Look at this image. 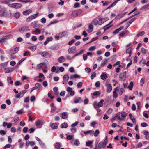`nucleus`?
I'll use <instances>...</instances> for the list:
<instances>
[{
	"mask_svg": "<svg viewBox=\"0 0 149 149\" xmlns=\"http://www.w3.org/2000/svg\"><path fill=\"white\" fill-rule=\"evenodd\" d=\"M141 126L142 127H146L148 126V124L146 123L143 122L141 123Z\"/></svg>",
	"mask_w": 149,
	"mask_h": 149,
	"instance_id": "nucleus-54",
	"label": "nucleus"
},
{
	"mask_svg": "<svg viewBox=\"0 0 149 149\" xmlns=\"http://www.w3.org/2000/svg\"><path fill=\"white\" fill-rule=\"evenodd\" d=\"M108 138L107 136H106L105 139L104 140L103 143L104 144V145L106 146L108 142Z\"/></svg>",
	"mask_w": 149,
	"mask_h": 149,
	"instance_id": "nucleus-44",
	"label": "nucleus"
},
{
	"mask_svg": "<svg viewBox=\"0 0 149 149\" xmlns=\"http://www.w3.org/2000/svg\"><path fill=\"white\" fill-rule=\"evenodd\" d=\"M76 47L75 46H73L70 48L68 49V52L69 54H74L76 52Z\"/></svg>",
	"mask_w": 149,
	"mask_h": 149,
	"instance_id": "nucleus-6",
	"label": "nucleus"
},
{
	"mask_svg": "<svg viewBox=\"0 0 149 149\" xmlns=\"http://www.w3.org/2000/svg\"><path fill=\"white\" fill-rule=\"evenodd\" d=\"M0 133L2 135H3L6 134V132L3 130H1L0 131Z\"/></svg>",
	"mask_w": 149,
	"mask_h": 149,
	"instance_id": "nucleus-60",
	"label": "nucleus"
},
{
	"mask_svg": "<svg viewBox=\"0 0 149 149\" xmlns=\"http://www.w3.org/2000/svg\"><path fill=\"white\" fill-rule=\"evenodd\" d=\"M109 25H108V24L106 25H105V26H104L103 28V29H104V31H105L106 30H107L108 29H109L110 27H111L112 26V25H111L110 26H109Z\"/></svg>",
	"mask_w": 149,
	"mask_h": 149,
	"instance_id": "nucleus-33",
	"label": "nucleus"
},
{
	"mask_svg": "<svg viewBox=\"0 0 149 149\" xmlns=\"http://www.w3.org/2000/svg\"><path fill=\"white\" fill-rule=\"evenodd\" d=\"M15 84L16 86H18L21 85L22 83H20L19 81H17L15 82Z\"/></svg>",
	"mask_w": 149,
	"mask_h": 149,
	"instance_id": "nucleus-61",
	"label": "nucleus"
},
{
	"mask_svg": "<svg viewBox=\"0 0 149 149\" xmlns=\"http://www.w3.org/2000/svg\"><path fill=\"white\" fill-rule=\"evenodd\" d=\"M12 145L10 144H8L6 145L3 148V149H6L7 148H9L11 147Z\"/></svg>",
	"mask_w": 149,
	"mask_h": 149,
	"instance_id": "nucleus-45",
	"label": "nucleus"
},
{
	"mask_svg": "<svg viewBox=\"0 0 149 149\" xmlns=\"http://www.w3.org/2000/svg\"><path fill=\"white\" fill-rule=\"evenodd\" d=\"M93 106L95 109H97L99 108L100 106L99 104L97 102H95L93 104Z\"/></svg>",
	"mask_w": 149,
	"mask_h": 149,
	"instance_id": "nucleus-47",
	"label": "nucleus"
},
{
	"mask_svg": "<svg viewBox=\"0 0 149 149\" xmlns=\"http://www.w3.org/2000/svg\"><path fill=\"white\" fill-rule=\"evenodd\" d=\"M82 10L81 9L73 11L71 15L74 17H77L80 15L82 13Z\"/></svg>",
	"mask_w": 149,
	"mask_h": 149,
	"instance_id": "nucleus-1",
	"label": "nucleus"
},
{
	"mask_svg": "<svg viewBox=\"0 0 149 149\" xmlns=\"http://www.w3.org/2000/svg\"><path fill=\"white\" fill-rule=\"evenodd\" d=\"M136 19V18H134L132 19H131L130 21H129L127 22V23L126 24V25H127L126 26V29H127L129 26Z\"/></svg>",
	"mask_w": 149,
	"mask_h": 149,
	"instance_id": "nucleus-14",
	"label": "nucleus"
},
{
	"mask_svg": "<svg viewBox=\"0 0 149 149\" xmlns=\"http://www.w3.org/2000/svg\"><path fill=\"white\" fill-rule=\"evenodd\" d=\"M79 100H82L81 97H79L78 98H74V102L75 103H77L79 102Z\"/></svg>",
	"mask_w": 149,
	"mask_h": 149,
	"instance_id": "nucleus-32",
	"label": "nucleus"
},
{
	"mask_svg": "<svg viewBox=\"0 0 149 149\" xmlns=\"http://www.w3.org/2000/svg\"><path fill=\"white\" fill-rule=\"evenodd\" d=\"M29 48L32 51H34L36 49V46H31L29 47Z\"/></svg>",
	"mask_w": 149,
	"mask_h": 149,
	"instance_id": "nucleus-37",
	"label": "nucleus"
},
{
	"mask_svg": "<svg viewBox=\"0 0 149 149\" xmlns=\"http://www.w3.org/2000/svg\"><path fill=\"white\" fill-rule=\"evenodd\" d=\"M59 125L58 123H55L51 124L50 126L52 129H57Z\"/></svg>",
	"mask_w": 149,
	"mask_h": 149,
	"instance_id": "nucleus-11",
	"label": "nucleus"
},
{
	"mask_svg": "<svg viewBox=\"0 0 149 149\" xmlns=\"http://www.w3.org/2000/svg\"><path fill=\"white\" fill-rule=\"evenodd\" d=\"M79 122L78 121H76L74 123L72 124L71 125V127H74L76 126H77Z\"/></svg>",
	"mask_w": 149,
	"mask_h": 149,
	"instance_id": "nucleus-57",
	"label": "nucleus"
},
{
	"mask_svg": "<svg viewBox=\"0 0 149 149\" xmlns=\"http://www.w3.org/2000/svg\"><path fill=\"white\" fill-rule=\"evenodd\" d=\"M133 86V83L132 81H131L130 82V85L127 87V88H128L130 90H132V88Z\"/></svg>",
	"mask_w": 149,
	"mask_h": 149,
	"instance_id": "nucleus-25",
	"label": "nucleus"
},
{
	"mask_svg": "<svg viewBox=\"0 0 149 149\" xmlns=\"http://www.w3.org/2000/svg\"><path fill=\"white\" fill-rule=\"evenodd\" d=\"M71 131L72 133H74L76 132L77 130L76 128L72 127L71 129Z\"/></svg>",
	"mask_w": 149,
	"mask_h": 149,
	"instance_id": "nucleus-59",
	"label": "nucleus"
},
{
	"mask_svg": "<svg viewBox=\"0 0 149 149\" xmlns=\"http://www.w3.org/2000/svg\"><path fill=\"white\" fill-rule=\"evenodd\" d=\"M80 6V5L79 3L77 2L75 3L73 6V7L75 8H78Z\"/></svg>",
	"mask_w": 149,
	"mask_h": 149,
	"instance_id": "nucleus-40",
	"label": "nucleus"
},
{
	"mask_svg": "<svg viewBox=\"0 0 149 149\" xmlns=\"http://www.w3.org/2000/svg\"><path fill=\"white\" fill-rule=\"evenodd\" d=\"M74 42H75V40L74 39H73L71 41H70L69 42L68 45H72Z\"/></svg>",
	"mask_w": 149,
	"mask_h": 149,
	"instance_id": "nucleus-64",
	"label": "nucleus"
},
{
	"mask_svg": "<svg viewBox=\"0 0 149 149\" xmlns=\"http://www.w3.org/2000/svg\"><path fill=\"white\" fill-rule=\"evenodd\" d=\"M68 126V125L66 123L64 122L61 125V128H66Z\"/></svg>",
	"mask_w": 149,
	"mask_h": 149,
	"instance_id": "nucleus-23",
	"label": "nucleus"
},
{
	"mask_svg": "<svg viewBox=\"0 0 149 149\" xmlns=\"http://www.w3.org/2000/svg\"><path fill=\"white\" fill-rule=\"evenodd\" d=\"M38 14V13H37L35 14H33L30 16V17L32 18L33 19L36 18L37 17Z\"/></svg>",
	"mask_w": 149,
	"mask_h": 149,
	"instance_id": "nucleus-50",
	"label": "nucleus"
},
{
	"mask_svg": "<svg viewBox=\"0 0 149 149\" xmlns=\"http://www.w3.org/2000/svg\"><path fill=\"white\" fill-rule=\"evenodd\" d=\"M125 76L122 73H120L119 75V78L121 80H123Z\"/></svg>",
	"mask_w": 149,
	"mask_h": 149,
	"instance_id": "nucleus-52",
	"label": "nucleus"
},
{
	"mask_svg": "<svg viewBox=\"0 0 149 149\" xmlns=\"http://www.w3.org/2000/svg\"><path fill=\"white\" fill-rule=\"evenodd\" d=\"M30 30L29 27L27 26H24L20 28L19 29V31L21 33L26 32Z\"/></svg>",
	"mask_w": 149,
	"mask_h": 149,
	"instance_id": "nucleus-2",
	"label": "nucleus"
},
{
	"mask_svg": "<svg viewBox=\"0 0 149 149\" xmlns=\"http://www.w3.org/2000/svg\"><path fill=\"white\" fill-rule=\"evenodd\" d=\"M100 133L99 131L98 130H96L95 131V133L94 134V136L95 137H97L98 135Z\"/></svg>",
	"mask_w": 149,
	"mask_h": 149,
	"instance_id": "nucleus-41",
	"label": "nucleus"
},
{
	"mask_svg": "<svg viewBox=\"0 0 149 149\" xmlns=\"http://www.w3.org/2000/svg\"><path fill=\"white\" fill-rule=\"evenodd\" d=\"M89 29L91 30V32H92L93 30V26L91 24H90L88 26Z\"/></svg>",
	"mask_w": 149,
	"mask_h": 149,
	"instance_id": "nucleus-62",
	"label": "nucleus"
},
{
	"mask_svg": "<svg viewBox=\"0 0 149 149\" xmlns=\"http://www.w3.org/2000/svg\"><path fill=\"white\" fill-rule=\"evenodd\" d=\"M42 125V122L40 120H39L36 123V126L38 127L40 125Z\"/></svg>",
	"mask_w": 149,
	"mask_h": 149,
	"instance_id": "nucleus-35",
	"label": "nucleus"
},
{
	"mask_svg": "<svg viewBox=\"0 0 149 149\" xmlns=\"http://www.w3.org/2000/svg\"><path fill=\"white\" fill-rule=\"evenodd\" d=\"M32 12V10L30 9L28 10L23 12V14L25 15H27Z\"/></svg>",
	"mask_w": 149,
	"mask_h": 149,
	"instance_id": "nucleus-18",
	"label": "nucleus"
},
{
	"mask_svg": "<svg viewBox=\"0 0 149 149\" xmlns=\"http://www.w3.org/2000/svg\"><path fill=\"white\" fill-rule=\"evenodd\" d=\"M126 52L127 53H132V48L131 47H129L126 51Z\"/></svg>",
	"mask_w": 149,
	"mask_h": 149,
	"instance_id": "nucleus-51",
	"label": "nucleus"
},
{
	"mask_svg": "<svg viewBox=\"0 0 149 149\" xmlns=\"http://www.w3.org/2000/svg\"><path fill=\"white\" fill-rule=\"evenodd\" d=\"M67 114L66 113L64 112L62 113V117L63 119H66L67 118Z\"/></svg>",
	"mask_w": 149,
	"mask_h": 149,
	"instance_id": "nucleus-38",
	"label": "nucleus"
},
{
	"mask_svg": "<svg viewBox=\"0 0 149 149\" xmlns=\"http://www.w3.org/2000/svg\"><path fill=\"white\" fill-rule=\"evenodd\" d=\"M8 62H6L0 64V68H5L6 67Z\"/></svg>",
	"mask_w": 149,
	"mask_h": 149,
	"instance_id": "nucleus-21",
	"label": "nucleus"
},
{
	"mask_svg": "<svg viewBox=\"0 0 149 149\" xmlns=\"http://www.w3.org/2000/svg\"><path fill=\"white\" fill-rule=\"evenodd\" d=\"M145 34V32L144 31H142L140 32V33H138L137 35V36L138 37L140 36H143Z\"/></svg>",
	"mask_w": 149,
	"mask_h": 149,
	"instance_id": "nucleus-58",
	"label": "nucleus"
},
{
	"mask_svg": "<svg viewBox=\"0 0 149 149\" xmlns=\"http://www.w3.org/2000/svg\"><path fill=\"white\" fill-rule=\"evenodd\" d=\"M65 61V59H64L63 57L62 56H61L59 57L58 59V62L61 63L62 62H64Z\"/></svg>",
	"mask_w": 149,
	"mask_h": 149,
	"instance_id": "nucleus-27",
	"label": "nucleus"
},
{
	"mask_svg": "<svg viewBox=\"0 0 149 149\" xmlns=\"http://www.w3.org/2000/svg\"><path fill=\"white\" fill-rule=\"evenodd\" d=\"M107 63V60H105L104 61H103L101 64V66L102 67L104 66Z\"/></svg>",
	"mask_w": 149,
	"mask_h": 149,
	"instance_id": "nucleus-36",
	"label": "nucleus"
},
{
	"mask_svg": "<svg viewBox=\"0 0 149 149\" xmlns=\"http://www.w3.org/2000/svg\"><path fill=\"white\" fill-rule=\"evenodd\" d=\"M128 31L127 30H125L121 32L119 36L120 37H123L125 34L128 33Z\"/></svg>",
	"mask_w": 149,
	"mask_h": 149,
	"instance_id": "nucleus-28",
	"label": "nucleus"
},
{
	"mask_svg": "<svg viewBox=\"0 0 149 149\" xmlns=\"http://www.w3.org/2000/svg\"><path fill=\"white\" fill-rule=\"evenodd\" d=\"M144 134L145 135L146 139L149 140V132L148 131H145L144 132Z\"/></svg>",
	"mask_w": 149,
	"mask_h": 149,
	"instance_id": "nucleus-19",
	"label": "nucleus"
},
{
	"mask_svg": "<svg viewBox=\"0 0 149 149\" xmlns=\"http://www.w3.org/2000/svg\"><path fill=\"white\" fill-rule=\"evenodd\" d=\"M18 1L21 2H24L25 3H27L28 2H31L33 3V1L31 0H19Z\"/></svg>",
	"mask_w": 149,
	"mask_h": 149,
	"instance_id": "nucleus-31",
	"label": "nucleus"
},
{
	"mask_svg": "<svg viewBox=\"0 0 149 149\" xmlns=\"http://www.w3.org/2000/svg\"><path fill=\"white\" fill-rule=\"evenodd\" d=\"M146 9H149V3L144 6L141 8L140 10H144Z\"/></svg>",
	"mask_w": 149,
	"mask_h": 149,
	"instance_id": "nucleus-22",
	"label": "nucleus"
},
{
	"mask_svg": "<svg viewBox=\"0 0 149 149\" xmlns=\"http://www.w3.org/2000/svg\"><path fill=\"white\" fill-rule=\"evenodd\" d=\"M19 50V48L17 47L16 48L11 49L10 52V54L11 56H12L13 55L17 53Z\"/></svg>",
	"mask_w": 149,
	"mask_h": 149,
	"instance_id": "nucleus-4",
	"label": "nucleus"
},
{
	"mask_svg": "<svg viewBox=\"0 0 149 149\" xmlns=\"http://www.w3.org/2000/svg\"><path fill=\"white\" fill-rule=\"evenodd\" d=\"M67 91L68 93H70L71 96H73L74 94V92L72 91V88L70 87H68L67 89Z\"/></svg>",
	"mask_w": 149,
	"mask_h": 149,
	"instance_id": "nucleus-8",
	"label": "nucleus"
},
{
	"mask_svg": "<svg viewBox=\"0 0 149 149\" xmlns=\"http://www.w3.org/2000/svg\"><path fill=\"white\" fill-rule=\"evenodd\" d=\"M95 86L97 87H99L100 86V83L99 81L96 82L95 83Z\"/></svg>",
	"mask_w": 149,
	"mask_h": 149,
	"instance_id": "nucleus-63",
	"label": "nucleus"
},
{
	"mask_svg": "<svg viewBox=\"0 0 149 149\" xmlns=\"http://www.w3.org/2000/svg\"><path fill=\"white\" fill-rule=\"evenodd\" d=\"M101 79L102 80H104L107 77V75L105 73H103L101 75Z\"/></svg>",
	"mask_w": 149,
	"mask_h": 149,
	"instance_id": "nucleus-20",
	"label": "nucleus"
},
{
	"mask_svg": "<svg viewBox=\"0 0 149 149\" xmlns=\"http://www.w3.org/2000/svg\"><path fill=\"white\" fill-rule=\"evenodd\" d=\"M45 65V63L43 62L40 63L37 65V67L38 69H40L42 67V66L44 65Z\"/></svg>",
	"mask_w": 149,
	"mask_h": 149,
	"instance_id": "nucleus-29",
	"label": "nucleus"
},
{
	"mask_svg": "<svg viewBox=\"0 0 149 149\" xmlns=\"http://www.w3.org/2000/svg\"><path fill=\"white\" fill-rule=\"evenodd\" d=\"M123 29V26L120 27V28L116 29L114 31L113 33V34H116L118 33L121 30H122Z\"/></svg>",
	"mask_w": 149,
	"mask_h": 149,
	"instance_id": "nucleus-12",
	"label": "nucleus"
},
{
	"mask_svg": "<svg viewBox=\"0 0 149 149\" xmlns=\"http://www.w3.org/2000/svg\"><path fill=\"white\" fill-rule=\"evenodd\" d=\"M82 83L81 82H79L77 84V87L78 88H80L82 86Z\"/></svg>",
	"mask_w": 149,
	"mask_h": 149,
	"instance_id": "nucleus-42",
	"label": "nucleus"
},
{
	"mask_svg": "<svg viewBox=\"0 0 149 149\" xmlns=\"http://www.w3.org/2000/svg\"><path fill=\"white\" fill-rule=\"evenodd\" d=\"M35 87L37 88L39 90L42 89V85L40 83H37L35 85Z\"/></svg>",
	"mask_w": 149,
	"mask_h": 149,
	"instance_id": "nucleus-17",
	"label": "nucleus"
},
{
	"mask_svg": "<svg viewBox=\"0 0 149 149\" xmlns=\"http://www.w3.org/2000/svg\"><path fill=\"white\" fill-rule=\"evenodd\" d=\"M58 22V21L57 20H55L54 21H51L50 22V23H49L48 24V26H50L51 24H54L57 23Z\"/></svg>",
	"mask_w": 149,
	"mask_h": 149,
	"instance_id": "nucleus-43",
	"label": "nucleus"
},
{
	"mask_svg": "<svg viewBox=\"0 0 149 149\" xmlns=\"http://www.w3.org/2000/svg\"><path fill=\"white\" fill-rule=\"evenodd\" d=\"M26 92V90H24L20 92L19 93L21 95V97H22L24 95V94Z\"/></svg>",
	"mask_w": 149,
	"mask_h": 149,
	"instance_id": "nucleus-55",
	"label": "nucleus"
},
{
	"mask_svg": "<svg viewBox=\"0 0 149 149\" xmlns=\"http://www.w3.org/2000/svg\"><path fill=\"white\" fill-rule=\"evenodd\" d=\"M67 34V32L66 31H63L59 33V35L61 37L64 36H65Z\"/></svg>",
	"mask_w": 149,
	"mask_h": 149,
	"instance_id": "nucleus-34",
	"label": "nucleus"
},
{
	"mask_svg": "<svg viewBox=\"0 0 149 149\" xmlns=\"http://www.w3.org/2000/svg\"><path fill=\"white\" fill-rule=\"evenodd\" d=\"M120 113L119 112H118L116 114L115 117L116 118L118 117V119L120 121H122L124 120V119L122 118H121L120 116Z\"/></svg>",
	"mask_w": 149,
	"mask_h": 149,
	"instance_id": "nucleus-16",
	"label": "nucleus"
},
{
	"mask_svg": "<svg viewBox=\"0 0 149 149\" xmlns=\"http://www.w3.org/2000/svg\"><path fill=\"white\" fill-rule=\"evenodd\" d=\"M93 24L95 25H97L98 23L97 20L94 19L92 21Z\"/></svg>",
	"mask_w": 149,
	"mask_h": 149,
	"instance_id": "nucleus-49",
	"label": "nucleus"
},
{
	"mask_svg": "<svg viewBox=\"0 0 149 149\" xmlns=\"http://www.w3.org/2000/svg\"><path fill=\"white\" fill-rule=\"evenodd\" d=\"M14 70V68L13 67H8L4 69V72L6 73H10Z\"/></svg>",
	"mask_w": 149,
	"mask_h": 149,
	"instance_id": "nucleus-7",
	"label": "nucleus"
},
{
	"mask_svg": "<svg viewBox=\"0 0 149 149\" xmlns=\"http://www.w3.org/2000/svg\"><path fill=\"white\" fill-rule=\"evenodd\" d=\"M100 94V93L99 91H96L93 93V95L95 96H99Z\"/></svg>",
	"mask_w": 149,
	"mask_h": 149,
	"instance_id": "nucleus-39",
	"label": "nucleus"
},
{
	"mask_svg": "<svg viewBox=\"0 0 149 149\" xmlns=\"http://www.w3.org/2000/svg\"><path fill=\"white\" fill-rule=\"evenodd\" d=\"M11 37L12 35L10 34L8 35L3 36L0 39V42L2 43L4 42L5 40L10 38Z\"/></svg>",
	"mask_w": 149,
	"mask_h": 149,
	"instance_id": "nucleus-5",
	"label": "nucleus"
},
{
	"mask_svg": "<svg viewBox=\"0 0 149 149\" xmlns=\"http://www.w3.org/2000/svg\"><path fill=\"white\" fill-rule=\"evenodd\" d=\"M121 116L122 117H126L127 116V113L124 112H122L121 113Z\"/></svg>",
	"mask_w": 149,
	"mask_h": 149,
	"instance_id": "nucleus-56",
	"label": "nucleus"
},
{
	"mask_svg": "<svg viewBox=\"0 0 149 149\" xmlns=\"http://www.w3.org/2000/svg\"><path fill=\"white\" fill-rule=\"evenodd\" d=\"M69 79V76L67 74L65 75L63 77V80H65L66 81H67Z\"/></svg>",
	"mask_w": 149,
	"mask_h": 149,
	"instance_id": "nucleus-53",
	"label": "nucleus"
},
{
	"mask_svg": "<svg viewBox=\"0 0 149 149\" xmlns=\"http://www.w3.org/2000/svg\"><path fill=\"white\" fill-rule=\"evenodd\" d=\"M53 38L52 37H48L47 38L46 40L44 43V45H46L49 41H52Z\"/></svg>",
	"mask_w": 149,
	"mask_h": 149,
	"instance_id": "nucleus-15",
	"label": "nucleus"
},
{
	"mask_svg": "<svg viewBox=\"0 0 149 149\" xmlns=\"http://www.w3.org/2000/svg\"><path fill=\"white\" fill-rule=\"evenodd\" d=\"M104 100L103 99H101L100 102L98 103L99 105V106L100 107H102L103 105V102Z\"/></svg>",
	"mask_w": 149,
	"mask_h": 149,
	"instance_id": "nucleus-46",
	"label": "nucleus"
},
{
	"mask_svg": "<svg viewBox=\"0 0 149 149\" xmlns=\"http://www.w3.org/2000/svg\"><path fill=\"white\" fill-rule=\"evenodd\" d=\"M61 143L60 142H56L55 145V148H58V149H59V148L61 147Z\"/></svg>",
	"mask_w": 149,
	"mask_h": 149,
	"instance_id": "nucleus-26",
	"label": "nucleus"
},
{
	"mask_svg": "<svg viewBox=\"0 0 149 149\" xmlns=\"http://www.w3.org/2000/svg\"><path fill=\"white\" fill-rule=\"evenodd\" d=\"M13 8L15 9H18L21 8L22 6V4L19 3H13Z\"/></svg>",
	"mask_w": 149,
	"mask_h": 149,
	"instance_id": "nucleus-9",
	"label": "nucleus"
},
{
	"mask_svg": "<svg viewBox=\"0 0 149 149\" xmlns=\"http://www.w3.org/2000/svg\"><path fill=\"white\" fill-rule=\"evenodd\" d=\"M20 14L19 12H17L15 13L14 15V16L16 18H18L20 16Z\"/></svg>",
	"mask_w": 149,
	"mask_h": 149,
	"instance_id": "nucleus-30",
	"label": "nucleus"
},
{
	"mask_svg": "<svg viewBox=\"0 0 149 149\" xmlns=\"http://www.w3.org/2000/svg\"><path fill=\"white\" fill-rule=\"evenodd\" d=\"M74 144L77 146H78L79 145V144H80V142L79 141V140L78 139H76L75 140V141L74 143Z\"/></svg>",
	"mask_w": 149,
	"mask_h": 149,
	"instance_id": "nucleus-48",
	"label": "nucleus"
},
{
	"mask_svg": "<svg viewBox=\"0 0 149 149\" xmlns=\"http://www.w3.org/2000/svg\"><path fill=\"white\" fill-rule=\"evenodd\" d=\"M107 87V91L108 93H109L112 90V87L110 84H106L105 85Z\"/></svg>",
	"mask_w": 149,
	"mask_h": 149,
	"instance_id": "nucleus-10",
	"label": "nucleus"
},
{
	"mask_svg": "<svg viewBox=\"0 0 149 149\" xmlns=\"http://www.w3.org/2000/svg\"><path fill=\"white\" fill-rule=\"evenodd\" d=\"M38 54L41 55L42 57L48 58L51 56L50 54L47 51L40 52L38 53Z\"/></svg>",
	"mask_w": 149,
	"mask_h": 149,
	"instance_id": "nucleus-3",
	"label": "nucleus"
},
{
	"mask_svg": "<svg viewBox=\"0 0 149 149\" xmlns=\"http://www.w3.org/2000/svg\"><path fill=\"white\" fill-rule=\"evenodd\" d=\"M105 146V145H104V144L103 143V142L101 141L99 143L98 148V149H101L102 147L103 148H104Z\"/></svg>",
	"mask_w": 149,
	"mask_h": 149,
	"instance_id": "nucleus-13",
	"label": "nucleus"
},
{
	"mask_svg": "<svg viewBox=\"0 0 149 149\" xmlns=\"http://www.w3.org/2000/svg\"><path fill=\"white\" fill-rule=\"evenodd\" d=\"M26 58H24L22 59H21L18 63L16 65V67L17 68H18V66L21 64L22 63V62L23 61L26 59Z\"/></svg>",
	"mask_w": 149,
	"mask_h": 149,
	"instance_id": "nucleus-24",
	"label": "nucleus"
}]
</instances>
